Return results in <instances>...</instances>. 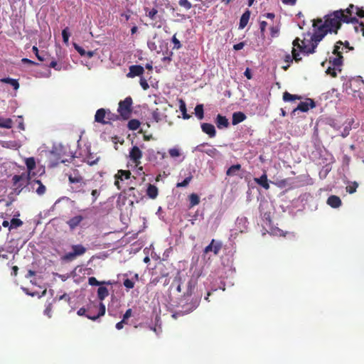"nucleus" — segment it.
<instances>
[{
	"label": "nucleus",
	"instance_id": "obj_51",
	"mask_svg": "<svg viewBox=\"0 0 364 364\" xmlns=\"http://www.w3.org/2000/svg\"><path fill=\"white\" fill-rule=\"evenodd\" d=\"M210 146L208 143H202L198 146H196L194 149H193V151H198V152H200V153H203L205 149H203L204 146Z\"/></svg>",
	"mask_w": 364,
	"mask_h": 364
},
{
	"label": "nucleus",
	"instance_id": "obj_41",
	"mask_svg": "<svg viewBox=\"0 0 364 364\" xmlns=\"http://www.w3.org/2000/svg\"><path fill=\"white\" fill-rule=\"evenodd\" d=\"M193 176H189L186 177L182 182H179L176 184L177 188L186 187L192 180Z\"/></svg>",
	"mask_w": 364,
	"mask_h": 364
},
{
	"label": "nucleus",
	"instance_id": "obj_22",
	"mask_svg": "<svg viewBox=\"0 0 364 364\" xmlns=\"http://www.w3.org/2000/svg\"><path fill=\"white\" fill-rule=\"evenodd\" d=\"M250 17V11L249 10L245 11L240 19L239 28L243 29L248 23Z\"/></svg>",
	"mask_w": 364,
	"mask_h": 364
},
{
	"label": "nucleus",
	"instance_id": "obj_62",
	"mask_svg": "<svg viewBox=\"0 0 364 364\" xmlns=\"http://www.w3.org/2000/svg\"><path fill=\"white\" fill-rule=\"evenodd\" d=\"M267 26V23L264 21H261L259 23L260 31L262 35H264V33Z\"/></svg>",
	"mask_w": 364,
	"mask_h": 364
},
{
	"label": "nucleus",
	"instance_id": "obj_53",
	"mask_svg": "<svg viewBox=\"0 0 364 364\" xmlns=\"http://www.w3.org/2000/svg\"><path fill=\"white\" fill-rule=\"evenodd\" d=\"M158 14V11H157V9H155V8H153V9H151L150 11H149V12H148V13H146V16H147L149 18H151V19L154 20V19H155L156 16V14Z\"/></svg>",
	"mask_w": 364,
	"mask_h": 364
},
{
	"label": "nucleus",
	"instance_id": "obj_13",
	"mask_svg": "<svg viewBox=\"0 0 364 364\" xmlns=\"http://www.w3.org/2000/svg\"><path fill=\"white\" fill-rule=\"evenodd\" d=\"M284 60L285 63L291 64L293 62V60H295V62L299 63V61L301 60V58L300 57L299 51L294 48H292L291 55L289 53H287L284 55Z\"/></svg>",
	"mask_w": 364,
	"mask_h": 364
},
{
	"label": "nucleus",
	"instance_id": "obj_28",
	"mask_svg": "<svg viewBox=\"0 0 364 364\" xmlns=\"http://www.w3.org/2000/svg\"><path fill=\"white\" fill-rule=\"evenodd\" d=\"M106 115H107V121H109V124H111L112 122L117 121L122 119L119 114H117L111 112L109 109H106Z\"/></svg>",
	"mask_w": 364,
	"mask_h": 364
},
{
	"label": "nucleus",
	"instance_id": "obj_4",
	"mask_svg": "<svg viewBox=\"0 0 364 364\" xmlns=\"http://www.w3.org/2000/svg\"><path fill=\"white\" fill-rule=\"evenodd\" d=\"M132 98L131 97H126L124 100L119 102L117 112L123 120H127L131 117L132 112Z\"/></svg>",
	"mask_w": 364,
	"mask_h": 364
},
{
	"label": "nucleus",
	"instance_id": "obj_27",
	"mask_svg": "<svg viewBox=\"0 0 364 364\" xmlns=\"http://www.w3.org/2000/svg\"><path fill=\"white\" fill-rule=\"evenodd\" d=\"M301 96L290 94L289 92H288L287 91L283 93V100L284 102H291V101H294L296 100H301Z\"/></svg>",
	"mask_w": 364,
	"mask_h": 364
},
{
	"label": "nucleus",
	"instance_id": "obj_50",
	"mask_svg": "<svg viewBox=\"0 0 364 364\" xmlns=\"http://www.w3.org/2000/svg\"><path fill=\"white\" fill-rule=\"evenodd\" d=\"M178 4L186 9H190L192 7L191 3L188 0H180Z\"/></svg>",
	"mask_w": 364,
	"mask_h": 364
},
{
	"label": "nucleus",
	"instance_id": "obj_14",
	"mask_svg": "<svg viewBox=\"0 0 364 364\" xmlns=\"http://www.w3.org/2000/svg\"><path fill=\"white\" fill-rule=\"evenodd\" d=\"M316 33L314 31V33L311 37L312 43H311V47H307L306 46L304 45V46H302L301 53H304L307 55L312 54V53H315V50H316L318 43L320 42V41H317V38H316Z\"/></svg>",
	"mask_w": 364,
	"mask_h": 364
},
{
	"label": "nucleus",
	"instance_id": "obj_49",
	"mask_svg": "<svg viewBox=\"0 0 364 364\" xmlns=\"http://www.w3.org/2000/svg\"><path fill=\"white\" fill-rule=\"evenodd\" d=\"M62 36H63V42L65 43H68V40H69V37H70V33L68 32V28H65L62 31Z\"/></svg>",
	"mask_w": 364,
	"mask_h": 364
},
{
	"label": "nucleus",
	"instance_id": "obj_32",
	"mask_svg": "<svg viewBox=\"0 0 364 364\" xmlns=\"http://www.w3.org/2000/svg\"><path fill=\"white\" fill-rule=\"evenodd\" d=\"M195 114L198 117V119L201 120L203 119V117H204L203 105L199 104L196 106Z\"/></svg>",
	"mask_w": 364,
	"mask_h": 364
},
{
	"label": "nucleus",
	"instance_id": "obj_16",
	"mask_svg": "<svg viewBox=\"0 0 364 364\" xmlns=\"http://www.w3.org/2000/svg\"><path fill=\"white\" fill-rule=\"evenodd\" d=\"M201 129L202 131L208 134L210 138H214L216 136V130L212 124L210 123H203L201 124Z\"/></svg>",
	"mask_w": 364,
	"mask_h": 364
},
{
	"label": "nucleus",
	"instance_id": "obj_26",
	"mask_svg": "<svg viewBox=\"0 0 364 364\" xmlns=\"http://www.w3.org/2000/svg\"><path fill=\"white\" fill-rule=\"evenodd\" d=\"M1 81L2 82L11 85L15 90H16L19 88V83H18V80L16 79L6 77V78L1 79Z\"/></svg>",
	"mask_w": 364,
	"mask_h": 364
},
{
	"label": "nucleus",
	"instance_id": "obj_3",
	"mask_svg": "<svg viewBox=\"0 0 364 364\" xmlns=\"http://www.w3.org/2000/svg\"><path fill=\"white\" fill-rule=\"evenodd\" d=\"M25 164L27 168V173H23L21 175H14L13 176L14 185L21 191L26 187L31 179V177L35 175L33 171L36 168V160L34 157H29L25 159Z\"/></svg>",
	"mask_w": 364,
	"mask_h": 364
},
{
	"label": "nucleus",
	"instance_id": "obj_40",
	"mask_svg": "<svg viewBox=\"0 0 364 364\" xmlns=\"http://www.w3.org/2000/svg\"><path fill=\"white\" fill-rule=\"evenodd\" d=\"M180 110L182 112L183 119H189L191 116L187 114L186 106L183 100H181Z\"/></svg>",
	"mask_w": 364,
	"mask_h": 364
},
{
	"label": "nucleus",
	"instance_id": "obj_5",
	"mask_svg": "<svg viewBox=\"0 0 364 364\" xmlns=\"http://www.w3.org/2000/svg\"><path fill=\"white\" fill-rule=\"evenodd\" d=\"M73 251L66 253L63 257V259L65 261H73L77 256H81L86 252V248L82 245H74L71 247Z\"/></svg>",
	"mask_w": 364,
	"mask_h": 364
},
{
	"label": "nucleus",
	"instance_id": "obj_59",
	"mask_svg": "<svg viewBox=\"0 0 364 364\" xmlns=\"http://www.w3.org/2000/svg\"><path fill=\"white\" fill-rule=\"evenodd\" d=\"M50 68H54L56 70H61V65H58L55 60H53L50 62L49 65Z\"/></svg>",
	"mask_w": 364,
	"mask_h": 364
},
{
	"label": "nucleus",
	"instance_id": "obj_34",
	"mask_svg": "<svg viewBox=\"0 0 364 364\" xmlns=\"http://www.w3.org/2000/svg\"><path fill=\"white\" fill-rule=\"evenodd\" d=\"M140 124L141 123L138 119H133L129 121L127 127L129 130L134 131L139 127Z\"/></svg>",
	"mask_w": 364,
	"mask_h": 364
},
{
	"label": "nucleus",
	"instance_id": "obj_23",
	"mask_svg": "<svg viewBox=\"0 0 364 364\" xmlns=\"http://www.w3.org/2000/svg\"><path fill=\"white\" fill-rule=\"evenodd\" d=\"M246 119V115L242 112H234L232 114V124L236 125Z\"/></svg>",
	"mask_w": 364,
	"mask_h": 364
},
{
	"label": "nucleus",
	"instance_id": "obj_18",
	"mask_svg": "<svg viewBox=\"0 0 364 364\" xmlns=\"http://www.w3.org/2000/svg\"><path fill=\"white\" fill-rule=\"evenodd\" d=\"M254 181L257 185L260 186L265 190L269 189V183L265 172L259 178H255Z\"/></svg>",
	"mask_w": 364,
	"mask_h": 364
},
{
	"label": "nucleus",
	"instance_id": "obj_2",
	"mask_svg": "<svg viewBox=\"0 0 364 364\" xmlns=\"http://www.w3.org/2000/svg\"><path fill=\"white\" fill-rule=\"evenodd\" d=\"M196 287V281L193 278H188L186 282V277L183 276L178 272L174 277L170 289H174L178 293H183L180 304L183 311L172 314V317L176 318L178 315L188 314L195 310L199 305L200 296H193V293Z\"/></svg>",
	"mask_w": 364,
	"mask_h": 364
},
{
	"label": "nucleus",
	"instance_id": "obj_58",
	"mask_svg": "<svg viewBox=\"0 0 364 364\" xmlns=\"http://www.w3.org/2000/svg\"><path fill=\"white\" fill-rule=\"evenodd\" d=\"M74 47L81 56H85L86 51L82 47L77 44H74Z\"/></svg>",
	"mask_w": 364,
	"mask_h": 364
},
{
	"label": "nucleus",
	"instance_id": "obj_12",
	"mask_svg": "<svg viewBox=\"0 0 364 364\" xmlns=\"http://www.w3.org/2000/svg\"><path fill=\"white\" fill-rule=\"evenodd\" d=\"M106 109L104 108L98 109L95 115V121L97 123L109 124V121H107Z\"/></svg>",
	"mask_w": 364,
	"mask_h": 364
},
{
	"label": "nucleus",
	"instance_id": "obj_56",
	"mask_svg": "<svg viewBox=\"0 0 364 364\" xmlns=\"http://www.w3.org/2000/svg\"><path fill=\"white\" fill-rule=\"evenodd\" d=\"M353 9H355L356 12V15L360 18H364V10L361 8H358V7H353L352 9V11H353Z\"/></svg>",
	"mask_w": 364,
	"mask_h": 364
},
{
	"label": "nucleus",
	"instance_id": "obj_38",
	"mask_svg": "<svg viewBox=\"0 0 364 364\" xmlns=\"http://www.w3.org/2000/svg\"><path fill=\"white\" fill-rule=\"evenodd\" d=\"M99 161V157H95L94 155H92V154H90L87 157H86V161L87 163L90 165V166H92V165H95L97 163V161Z\"/></svg>",
	"mask_w": 364,
	"mask_h": 364
},
{
	"label": "nucleus",
	"instance_id": "obj_19",
	"mask_svg": "<svg viewBox=\"0 0 364 364\" xmlns=\"http://www.w3.org/2000/svg\"><path fill=\"white\" fill-rule=\"evenodd\" d=\"M327 204L333 208H337L341 205L342 202L338 196L332 195L328 198Z\"/></svg>",
	"mask_w": 364,
	"mask_h": 364
},
{
	"label": "nucleus",
	"instance_id": "obj_17",
	"mask_svg": "<svg viewBox=\"0 0 364 364\" xmlns=\"http://www.w3.org/2000/svg\"><path fill=\"white\" fill-rule=\"evenodd\" d=\"M30 183V181H29ZM33 189L36 190L38 195L42 196L46 193V188L40 180H33L31 182Z\"/></svg>",
	"mask_w": 364,
	"mask_h": 364
},
{
	"label": "nucleus",
	"instance_id": "obj_7",
	"mask_svg": "<svg viewBox=\"0 0 364 364\" xmlns=\"http://www.w3.org/2000/svg\"><path fill=\"white\" fill-rule=\"evenodd\" d=\"M315 106L316 104L314 101L308 98L305 102H301L298 106L292 110L291 114H295L296 111L306 112L309 111L310 108L315 107Z\"/></svg>",
	"mask_w": 364,
	"mask_h": 364
},
{
	"label": "nucleus",
	"instance_id": "obj_48",
	"mask_svg": "<svg viewBox=\"0 0 364 364\" xmlns=\"http://www.w3.org/2000/svg\"><path fill=\"white\" fill-rule=\"evenodd\" d=\"M337 68L336 67H328L326 70V73L330 75L332 77H336L337 76Z\"/></svg>",
	"mask_w": 364,
	"mask_h": 364
},
{
	"label": "nucleus",
	"instance_id": "obj_1",
	"mask_svg": "<svg viewBox=\"0 0 364 364\" xmlns=\"http://www.w3.org/2000/svg\"><path fill=\"white\" fill-rule=\"evenodd\" d=\"M353 4H350L346 9L335 11L325 16V21L323 22L321 18H317L314 21L313 26L316 33V38L317 41H321L328 33H337L341 26V23H357L358 20L355 16H353L352 9Z\"/></svg>",
	"mask_w": 364,
	"mask_h": 364
},
{
	"label": "nucleus",
	"instance_id": "obj_52",
	"mask_svg": "<svg viewBox=\"0 0 364 364\" xmlns=\"http://www.w3.org/2000/svg\"><path fill=\"white\" fill-rule=\"evenodd\" d=\"M105 282H100L99 281H97V279L94 277H89L88 279V284L91 286H98L101 284H104Z\"/></svg>",
	"mask_w": 364,
	"mask_h": 364
},
{
	"label": "nucleus",
	"instance_id": "obj_25",
	"mask_svg": "<svg viewBox=\"0 0 364 364\" xmlns=\"http://www.w3.org/2000/svg\"><path fill=\"white\" fill-rule=\"evenodd\" d=\"M158 193L159 191L157 187L154 185L149 184L146 190L147 196L151 199H155L157 197Z\"/></svg>",
	"mask_w": 364,
	"mask_h": 364
},
{
	"label": "nucleus",
	"instance_id": "obj_55",
	"mask_svg": "<svg viewBox=\"0 0 364 364\" xmlns=\"http://www.w3.org/2000/svg\"><path fill=\"white\" fill-rule=\"evenodd\" d=\"M355 31L357 33L361 32L362 35L364 36V23L363 22L358 23V25L355 26Z\"/></svg>",
	"mask_w": 364,
	"mask_h": 364
},
{
	"label": "nucleus",
	"instance_id": "obj_43",
	"mask_svg": "<svg viewBox=\"0 0 364 364\" xmlns=\"http://www.w3.org/2000/svg\"><path fill=\"white\" fill-rule=\"evenodd\" d=\"M209 146L210 147L209 149H205L203 153L206 154L209 156L214 157L217 155L218 151L215 148L211 146L210 145Z\"/></svg>",
	"mask_w": 364,
	"mask_h": 364
},
{
	"label": "nucleus",
	"instance_id": "obj_37",
	"mask_svg": "<svg viewBox=\"0 0 364 364\" xmlns=\"http://www.w3.org/2000/svg\"><path fill=\"white\" fill-rule=\"evenodd\" d=\"M272 183L280 188H284L287 185L289 184L288 178L280 179V180L278 179L276 181L272 182Z\"/></svg>",
	"mask_w": 364,
	"mask_h": 364
},
{
	"label": "nucleus",
	"instance_id": "obj_6",
	"mask_svg": "<svg viewBox=\"0 0 364 364\" xmlns=\"http://www.w3.org/2000/svg\"><path fill=\"white\" fill-rule=\"evenodd\" d=\"M129 156L130 160L135 164L136 166H138L139 165L141 164L142 151L138 146H134L129 151Z\"/></svg>",
	"mask_w": 364,
	"mask_h": 364
},
{
	"label": "nucleus",
	"instance_id": "obj_54",
	"mask_svg": "<svg viewBox=\"0 0 364 364\" xmlns=\"http://www.w3.org/2000/svg\"><path fill=\"white\" fill-rule=\"evenodd\" d=\"M168 153L171 157H178L180 156L181 153L178 149L173 148L170 149Z\"/></svg>",
	"mask_w": 364,
	"mask_h": 364
},
{
	"label": "nucleus",
	"instance_id": "obj_21",
	"mask_svg": "<svg viewBox=\"0 0 364 364\" xmlns=\"http://www.w3.org/2000/svg\"><path fill=\"white\" fill-rule=\"evenodd\" d=\"M215 122L219 129L227 128L229 126L228 119L225 116L220 114H218Z\"/></svg>",
	"mask_w": 364,
	"mask_h": 364
},
{
	"label": "nucleus",
	"instance_id": "obj_11",
	"mask_svg": "<svg viewBox=\"0 0 364 364\" xmlns=\"http://www.w3.org/2000/svg\"><path fill=\"white\" fill-rule=\"evenodd\" d=\"M221 248L222 243L213 239L210 243L204 249V252L207 254L210 252H213L215 255H218Z\"/></svg>",
	"mask_w": 364,
	"mask_h": 364
},
{
	"label": "nucleus",
	"instance_id": "obj_31",
	"mask_svg": "<svg viewBox=\"0 0 364 364\" xmlns=\"http://www.w3.org/2000/svg\"><path fill=\"white\" fill-rule=\"evenodd\" d=\"M241 169L240 164H235L231 166L226 171V175L229 176H233L237 175V171Z\"/></svg>",
	"mask_w": 364,
	"mask_h": 364
},
{
	"label": "nucleus",
	"instance_id": "obj_61",
	"mask_svg": "<svg viewBox=\"0 0 364 364\" xmlns=\"http://www.w3.org/2000/svg\"><path fill=\"white\" fill-rule=\"evenodd\" d=\"M51 311H52V305L51 304H49L46 309L44 310V314L47 315L49 318L51 317Z\"/></svg>",
	"mask_w": 364,
	"mask_h": 364
},
{
	"label": "nucleus",
	"instance_id": "obj_8",
	"mask_svg": "<svg viewBox=\"0 0 364 364\" xmlns=\"http://www.w3.org/2000/svg\"><path fill=\"white\" fill-rule=\"evenodd\" d=\"M93 307L96 309H98V313L97 314H93V313L90 312V309H88V313L86 315V317L88 318L90 320L95 321L100 316H102L105 315L106 311L105 305L100 302L98 305L93 304Z\"/></svg>",
	"mask_w": 364,
	"mask_h": 364
},
{
	"label": "nucleus",
	"instance_id": "obj_47",
	"mask_svg": "<svg viewBox=\"0 0 364 364\" xmlns=\"http://www.w3.org/2000/svg\"><path fill=\"white\" fill-rule=\"evenodd\" d=\"M32 50L35 53V55L38 60H40L41 62L45 60L44 55L39 53V50L36 46H33Z\"/></svg>",
	"mask_w": 364,
	"mask_h": 364
},
{
	"label": "nucleus",
	"instance_id": "obj_60",
	"mask_svg": "<svg viewBox=\"0 0 364 364\" xmlns=\"http://www.w3.org/2000/svg\"><path fill=\"white\" fill-rule=\"evenodd\" d=\"M132 309H128L126 311L125 314L123 315V318H122V319H123V320H124L125 321H127V320L129 317H131V316H132Z\"/></svg>",
	"mask_w": 364,
	"mask_h": 364
},
{
	"label": "nucleus",
	"instance_id": "obj_45",
	"mask_svg": "<svg viewBox=\"0 0 364 364\" xmlns=\"http://www.w3.org/2000/svg\"><path fill=\"white\" fill-rule=\"evenodd\" d=\"M171 41L174 44L173 49L178 50L182 47V45L180 41L176 38V34L173 36Z\"/></svg>",
	"mask_w": 364,
	"mask_h": 364
},
{
	"label": "nucleus",
	"instance_id": "obj_35",
	"mask_svg": "<svg viewBox=\"0 0 364 364\" xmlns=\"http://www.w3.org/2000/svg\"><path fill=\"white\" fill-rule=\"evenodd\" d=\"M343 45V43L341 41H338L334 46V49L333 51V55H342L343 48L341 47Z\"/></svg>",
	"mask_w": 364,
	"mask_h": 364
},
{
	"label": "nucleus",
	"instance_id": "obj_9",
	"mask_svg": "<svg viewBox=\"0 0 364 364\" xmlns=\"http://www.w3.org/2000/svg\"><path fill=\"white\" fill-rule=\"evenodd\" d=\"M68 176V181L70 183H79L77 188H80L85 185V182L83 181V177L80 174L77 169H74L73 173H67Z\"/></svg>",
	"mask_w": 364,
	"mask_h": 364
},
{
	"label": "nucleus",
	"instance_id": "obj_44",
	"mask_svg": "<svg viewBox=\"0 0 364 364\" xmlns=\"http://www.w3.org/2000/svg\"><path fill=\"white\" fill-rule=\"evenodd\" d=\"M299 41H300V39L299 38H296L294 41H293V48H294L295 49H299L300 52H301L302 50V46H304V41H301L302 43V45H301L299 43Z\"/></svg>",
	"mask_w": 364,
	"mask_h": 364
},
{
	"label": "nucleus",
	"instance_id": "obj_10",
	"mask_svg": "<svg viewBox=\"0 0 364 364\" xmlns=\"http://www.w3.org/2000/svg\"><path fill=\"white\" fill-rule=\"evenodd\" d=\"M131 176L130 171L127 170H119L117 173L115 175L114 185L117 186L118 190L121 189L119 186V180L123 181L124 179H129Z\"/></svg>",
	"mask_w": 364,
	"mask_h": 364
},
{
	"label": "nucleus",
	"instance_id": "obj_46",
	"mask_svg": "<svg viewBox=\"0 0 364 364\" xmlns=\"http://www.w3.org/2000/svg\"><path fill=\"white\" fill-rule=\"evenodd\" d=\"M123 284L127 289H131L134 287L135 282L132 279H126L124 280Z\"/></svg>",
	"mask_w": 364,
	"mask_h": 364
},
{
	"label": "nucleus",
	"instance_id": "obj_15",
	"mask_svg": "<svg viewBox=\"0 0 364 364\" xmlns=\"http://www.w3.org/2000/svg\"><path fill=\"white\" fill-rule=\"evenodd\" d=\"M144 73V69L141 65H134L129 67V72L127 74L129 78H133L136 76H141Z\"/></svg>",
	"mask_w": 364,
	"mask_h": 364
},
{
	"label": "nucleus",
	"instance_id": "obj_33",
	"mask_svg": "<svg viewBox=\"0 0 364 364\" xmlns=\"http://www.w3.org/2000/svg\"><path fill=\"white\" fill-rule=\"evenodd\" d=\"M190 208L197 205L200 203V198L196 193H191L189 196Z\"/></svg>",
	"mask_w": 364,
	"mask_h": 364
},
{
	"label": "nucleus",
	"instance_id": "obj_30",
	"mask_svg": "<svg viewBox=\"0 0 364 364\" xmlns=\"http://www.w3.org/2000/svg\"><path fill=\"white\" fill-rule=\"evenodd\" d=\"M109 295V291L107 287H100L97 289V296L100 301L104 300Z\"/></svg>",
	"mask_w": 364,
	"mask_h": 364
},
{
	"label": "nucleus",
	"instance_id": "obj_64",
	"mask_svg": "<svg viewBox=\"0 0 364 364\" xmlns=\"http://www.w3.org/2000/svg\"><path fill=\"white\" fill-rule=\"evenodd\" d=\"M91 194H92V202L94 203V202H95V200L99 197L100 191H98L97 190L95 189V190L92 191Z\"/></svg>",
	"mask_w": 364,
	"mask_h": 364
},
{
	"label": "nucleus",
	"instance_id": "obj_63",
	"mask_svg": "<svg viewBox=\"0 0 364 364\" xmlns=\"http://www.w3.org/2000/svg\"><path fill=\"white\" fill-rule=\"evenodd\" d=\"M22 63H24V64H28V65H38V63L28 59V58H23L21 60Z\"/></svg>",
	"mask_w": 364,
	"mask_h": 364
},
{
	"label": "nucleus",
	"instance_id": "obj_42",
	"mask_svg": "<svg viewBox=\"0 0 364 364\" xmlns=\"http://www.w3.org/2000/svg\"><path fill=\"white\" fill-rule=\"evenodd\" d=\"M358 186V183L354 181L346 187V191L350 194L354 193L356 191Z\"/></svg>",
	"mask_w": 364,
	"mask_h": 364
},
{
	"label": "nucleus",
	"instance_id": "obj_20",
	"mask_svg": "<svg viewBox=\"0 0 364 364\" xmlns=\"http://www.w3.org/2000/svg\"><path fill=\"white\" fill-rule=\"evenodd\" d=\"M83 217L82 215H76L75 217H73L70 218L68 222V225L70 227L71 230L75 229L76 227H77L80 223L82 221Z\"/></svg>",
	"mask_w": 364,
	"mask_h": 364
},
{
	"label": "nucleus",
	"instance_id": "obj_24",
	"mask_svg": "<svg viewBox=\"0 0 364 364\" xmlns=\"http://www.w3.org/2000/svg\"><path fill=\"white\" fill-rule=\"evenodd\" d=\"M335 57L329 58V63L334 67L340 68L343 65V55H335Z\"/></svg>",
	"mask_w": 364,
	"mask_h": 364
},
{
	"label": "nucleus",
	"instance_id": "obj_39",
	"mask_svg": "<svg viewBox=\"0 0 364 364\" xmlns=\"http://www.w3.org/2000/svg\"><path fill=\"white\" fill-rule=\"evenodd\" d=\"M23 225L22 220L18 218H13L11 220V225L9 226V230L12 228H17Z\"/></svg>",
	"mask_w": 364,
	"mask_h": 364
},
{
	"label": "nucleus",
	"instance_id": "obj_29",
	"mask_svg": "<svg viewBox=\"0 0 364 364\" xmlns=\"http://www.w3.org/2000/svg\"><path fill=\"white\" fill-rule=\"evenodd\" d=\"M164 117L166 116L158 108L152 112V118L156 122L162 121Z\"/></svg>",
	"mask_w": 364,
	"mask_h": 364
},
{
	"label": "nucleus",
	"instance_id": "obj_36",
	"mask_svg": "<svg viewBox=\"0 0 364 364\" xmlns=\"http://www.w3.org/2000/svg\"><path fill=\"white\" fill-rule=\"evenodd\" d=\"M13 122L11 119L0 118V127L10 129L12 127Z\"/></svg>",
	"mask_w": 364,
	"mask_h": 364
},
{
	"label": "nucleus",
	"instance_id": "obj_57",
	"mask_svg": "<svg viewBox=\"0 0 364 364\" xmlns=\"http://www.w3.org/2000/svg\"><path fill=\"white\" fill-rule=\"evenodd\" d=\"M140 82V85L141 86L143 90H146L149 89V85L147 81L144 78L141 77L140 79V82Z\"/></svg>",
	"mask_w": 364,
	"mask_h": 364
}]
</instances>
